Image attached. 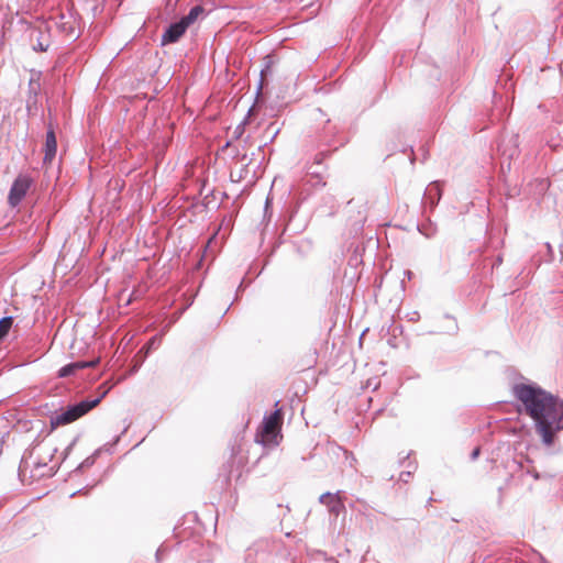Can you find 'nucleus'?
Here are the masks:
<instances>
[{
  "label": "nucleus",
  "instance_id": "obj_1",
  "mask_svg": "<svg viewBox=\"0 0 563 563\" xmlns=\"http://www.w3.org/2000/svg\"><path fill=\"white\" fill-rule=\"evenodd\" d=\"M512 393L525 413L533 420L542 443L551 446L556 433L563 430V400L536 384H516Z\"/></svg>",
  "mask_w": 563,
  "mask_h": 563
},
{
  "label": "nucleus",
  "instance_id": "obj_2",
  "mask_svg": "<svg viewBox=\"0 0 563 563\" xmlns=\"http://www.w3.org/2000/svg\"><path fill=\"white\" fill-rule=\"evenodd\" d=\"M107 391L102 393L101 396L95 399H85L78 404L68 406L66 410L56 413L54 417L51 418L52 428L68 424L79 419L88 411H90L92 408H95L100 402L102 397H104Z\"/></svg>",
  "mask_w": 563,
  "mask_h": 563
},
{
  "label": "nucleus",
  "instance_id": "obj_3",
  "mask_svg": "<svg viewBox=\"0 0 563 563\" xmlns=\"http://www.w3.org/2000/svg\"><path fill=\"white\" fill-rule=\"evenodd\" d=\"M280 424L279 410L274 411L263 420L261 431L257 433V439L265 445L277 444V438Z\"/></svg>",
  "mask_w": 563,
  "mask_h": 563
},
{
  "label": "nucleus",
  "instance_id": "obj_4",
  "mask_svg": "<svg viewBox=\"0 0 563 563\" xmlns=\"http://www.w3.org/2000/svg\"><path fill=\"white\" fill-rule=\"evenodd\" d=\"M32 185V179L29 175H19L9 191L8 202L11 207H16L25 197L27 190Z\"/></svg>",
  "mask_w": 563,
  "mask_h": 563
},
{
  "label": "nucleus",
  "instance_id": "obj_5",
  "mask_svg": "<svg viewBox=\"0 0 563 563\" xmlns=\"http://www.w3.org/2000/svg\"><path fill=\"white\" fill-rule=\"evenodd\" d=\"M343 492L336 493L327 492L319 497V503L328 508L330 516L336 519L341 512L345 510Z\"/></svg>",
  "mask_w": 563,
  "mask_h": 563
},
{
  "label": "nucleus",
  "instance_id": "obj_6",
  "mask_svg": "<svg viewBox=\"0 0 563 563\" xmlns=\"http://www.w3.org/2000/svg\"><path fill=\"white\" fill-rule=\"evenodd\" d=\"M42 71L31 69L30 78L27 85V97H26V107L30 109L31 107H35L38 100V96L42 91Z\"/></svg>",
  "mask_w": 563,
  "mask_h": 563
},
{
  "label": "nucleus",
  "instance_id": "obj_7",
  "mask_svg": "<svg viewBox=\"0 0 563 563\" xmlns=\"http://www.w3.org/2000/svg\"><path fill=\"white\" fill-rule=\"evenodd\" d=\"M187 29L188 26L181 19L178 22L172 23L162 35V44L165 45L177 42Z\"/></svg>",
  "mask_w": 563,
  "mask_h": 563
},
{
  "label": "nucleus",
  "instance_id": "obj_8",
  "mask_svg": "<svg viewBox=\"0 0 563 563\" xmlns=\"http://www.w3.org/2000/svg\"><path fill=\"white\" fill-rule=\"evenodd\" d=\"M57 151V141L55 132L49 128L46 132V140L44 145V164L52 163L55 158Z\"/></svg>",
  "mask_w": 563,
  "mask_h": 563
},
{
  "label": "nucleus",
  "instance_id": "obj_9",
  "mask_svg": "<svg viewBox=\"0 0 563 563\" xmlns=\"http://www.w3.org/2000/svg\"><path fill=\"white\" fill-rule=\"evenodd\" d=\"M441 188L438 181L431 183L424 191L423 203L430 205L431 208L437 206L441 199Z\"/></svg>",
  "mask_w": 563,
  "mask_h": 563
},
{
  "label": "nucleus",
  "instance_id": "obj_10",
  "mask_svg": "<svg viewBox=\"0 0 563 563\" xmlns=\"http://www.w3.org/2000/svg\"><path fill=\"white\" fill-rule=\"evenodd\" d=\"M202 13H203V8L201 5H195L190 9V11L187 15L181 18V20L186 23L187 26H189Z\"/></svg>",
  "mask_w": 563,
  "mask_h": 563
},
{
  "label": "nucleus",
  "instance_id": "obj_11",
  "mask_svg": "<svg viewBox=\"0 0 563 563\" xmlns=\"http://www.w3.org/2000/svg\"><path fill=\"white\" fill-rule=\"evenodd\" d=\"M13 323L12 317H3L0 319V340L3 339L9 330L11 329Z\"/></svg>",
  "mask_w": 563,
  "mask_h": 563
},
{
  "label": "nucleus",
  "instance_id": "obj_12",
  "mask_svg": "<svg viewBox=\"0 0 563 563\" xmlns=\"http://www.w3.org/2000/svg\"><path fill=\"white\" fill-rule=\"evenodd\" d=\"M99 363V358H95L92 361H77L73 362L71 366L75 369V372L88 368V367H95Z\"/></svg>",
  "mask_w": 563,
  "mask_h": 563
},
{
  "label": "nucleus",
  "instance_id": "obj_13",
  "mask_svg": "<svg viewBox=\"0 0 563 563\" xmlns=\"http://www.w3.org/2000/svg\"><path fill=\"white\" fill-rule=\"evenodd\" d=\"M59 27L62 29L63 32L67 33L69 37L76 38L78 36L76 34L73 22H70V21L62 22L59 24Z\"/></svg>",
  "mask_w": 563,
  "mask_h": 563
},
{
  "label": "nucleus",
  "instance_id": "obj_14",
  "mask_svg": "<svg viewBox=\"0 0 563 563\" xmlns=\"http://www.w3.org/2000/svg\"><path fill=\"white\" fill-rule=\"evenodd\" d=\"M408 467L410 470L408 471H405V472H401L400 473V476H399V479L402 481L404 483H408L409 482V478L411 477V474L416 471L417 466L415 463L412 462H409L408 464Z\"/></svg>",
  "mask_w": 563,
  "mask_h": 563
},
{
  "label": "nucleus",
  "instance_id": "obj_15",
  "mask_svg": "<svg viewBox=\"0 0 563 563\" xmlns=\"http://www.w3.org/2000/svg\"><path fill=\"white\" fill-rule=\"evenodd\" d=\"M76 372L75 369L73 368L71 366V363L63 366L59 371H58V376L59 377H67V376H70V375H74Z\"/></svg>",
  "mask_w": 563,
  "mask_h": 563
},
{
  "label": "nucleus",
  "instance_id": "obj_16",
  "mask_svg": "<svg viewBox=\"0 0 563 563\" xmlns=\"http://www.w3.org/2000/svg\"><path fill=\"white\" fill-rule=\"evenodd\" d=\"M95 461H96V456L95 455L88 456L86 460H84L80 463V465L77 467V471H81L84 468L92 466L95 464Z\"/></svg>",
  "mask_w": 563,
  "mask_h": 563
},
{
  "label": "nucleus",
  "instance_id": "obj_17",
  "mask_svg": "<svg viewBox=\"0 0 563 563\" xmlns=\"http://www.w3.org/2000/svg\"><path fill=\"white\" fill-rule=\"evenodd\" d=\"M244 132V122L239 124L235 130H234V136L238 139L242 135V133Z\"/></svg>",
  "mask_w": 563,
  "mask_h": 563
},
{
  "label": "nucleus",
  "instance_id": "obj_18",
  "mask_svg": "<svg viewBox=\"0 0 563 563\" xmlns=\"http://www.w3.org/2000/svg\"><path fill=\"white\" fill-rule=\"evenodd\" d=\"M479 452H481V451H479V448H475V449L473 450L472 454H471V460H472V461H475V460L478 457Z\"/></svg>",
  "mask_w": 563,
  "mask_h": 563
},
{
  "label": "nucleus",
  "instance_id": "obj_19",
  "mask_svg": "<svg viewBox=\"0 0 563 563\" xmlns=\"http://www.w3.org/2000/svg\"><path fill=\"white\" fill-rule=\"evenodd\" d=\"M34 49L36 51H40V52H46L47 51V46H44L42 43H38Z\"/></svg>",
  "mask_w": 563,
  "mask_h": 563
},
{
  "label": "nucleus",
  "instance_id": "obj_20",
  "mask_svg": "<svg viewBox=\"0 0 563 563\" xmlns=\"http://www.w3.org/2000/svg\"><path fill=\"white\" fill-rule=\"evenodd\" d=\"M155 344H156V338H153V339L147 343V350L154 349V347H155Z\"/></svg>",
  "mask_w": 563,
  "mask_h": 563
},
{
  "label": "nucleus",
  "instance_id": "obj_21",
  "mask_svg": "<svg viewBox=\"0 0 563 563\" xmlns=\"http://www.w3.org/2000/svg\"><path fill=\"white\" fill-rule=\"evenodd\" d=\"M561 236H562V240H561V243L559 245V250H560L561 261H562L563 260V232H562Z\"/></svg>",
  "mask_w": 563,
  "mask_h": 563
},
{
  "label": "nucleus",
  "instance_id": "obj_22",
  "mask_svg": "<svg viewBox=\"0 0 563 563\" xmlns=\"http://www.w3.org/2000/svg\"><path fill=\"white\" fill-rule=\"evenodd\" d=\"M322 156H323V154H322V153L317 154V155H316V163L320 164V163H321V161H322Z\"/></svg>",
  "mask_w": 563,
  "mask_h": 563
},
{
  "label": "nucleus",
  "instance_id": "obj_23",
  "mask_svg": "<svg viewBox=\"0 0 563 563\" xmlns=\"http://www.w3.org/2000/svg\"><path fill=\"white\" fill-rule=\"evenodd\" d=\"M162 553H163V549H162V548H159V549L156 551V559H157V561H159V560H161V555H162Z\"/></svg>",
  "mask_w": 563,
  "mask_h": 563
},
{
  "label": "nucleus",
  "instance_id": "obj_24",
  "mask_svg": "<svg viewBox=\"0 0 563 563\" xmlns=\"http://www.w3.org/2000/svg\"><path fill=\"white\" fill-rule=\"evenodd\" d=\"M252 555V552L250 551L245 558V562L246 563H250V556Z\"/></svg>",
  "mask_w": 563,
  "mask_h": 563
},
{
  "label": "nucleus",
  "instance_id": "obj_25",
  "mask_svg": "<svg viewBox=\"0 0 563 563\" xmlns=\"http://www.w3.org/2000/svg\"><path fill=\"white\" fill-rule=\"evenodd\" d=\"M501 261H503V260H501V257H500V256H498V257H497V264H500V263H501Z\"/></svg>",
  "mask_w": 563,
  "mask_h": 563
},
{
  "label": "nucleus",
  "instance_id": "obj_26",
  "mask_svg": "<svg viewBox=\"0 0 563 563\" xmlns=\"http://www.w3.org/2000/svg\"><path fill=\"white\" fill-rule=\"evenodd\" d=\"M547 246H548V250L551 251L552 247H551V244L547 243Z\"/></svg>",
  "mask_w": 563,
  "mask_h": 563
},
{
  "label": "nucleus",
  "instance_id": "obj_27",
  "mask_svg": "<svg viewBox=\"0 0 563 563\" xmlns=\"http://www.w3.org/2000/svg\"><path fill=\"white\" fill-rule=\"evenodd\" d=\"M269 198L266 199V208L268 207Z\"/></svg>",
  "mask_w": 563,
  "mask_h": 563
}]
</instances>
